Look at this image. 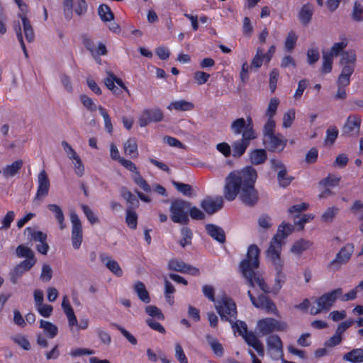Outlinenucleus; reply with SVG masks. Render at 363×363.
Returning <instances> with one entry per match:
<instances>
[{"mask_svg": "<svg viewBox=\"0 0 363 363\" xmlns=\"http://www.w3.org/2000/svg\"><path fill=\"white\" fill-rule=\"evenodd\" d=\"M257 177L256 170L251 167L230 172L225 180L223 188L225 199L233 201L238 196L245 206H255L259 200L258 191L255 188Z\"/></svg>", "mask_w": 363, "mask_h": 363, "instance_id": "1", "label": "nucleus"}, {"mask_svg": "<svg viewBox=\"0 0 363 363\" xmlns=\"http://www.w3.org/2000/svg\"><path fill=\"white\" fill-rule=\"evenodd\" d=\"M259 249L255 245H251L247 250V257L240 263V269L247 284L251 287L257 285L262 291L267 292L268 286L260 274L255 272L259 267Z\"/></svg>", "mask_w": 363, "mask_h": 363, "instance_id": "2", "label": "nucleus"}, {"mask_svg": "<svg viewBox=\"0 0 363 363\" xmlns=\"http://www.w3.org/2000/svg\"><path fill=\"white\" fill-rule=\"evenodd\" d=\"M20 12L18 13L19 21H14L13 29L16 33L17 39L21 44V47L23 51L25 57H28V55L26 48L23 41V32L26 40L28 43H32L35 40V32L30 20L27 17L28 13V8L27 4L21 2L18 5Z\"/></svg>", "mask_w": 363, "mask_h": 363, "instance_id": "3", "label": "nucleus"}, {"mask_svg": "<svg viewBox=\"0 0 363 363\" xmlns=\"http://www.w3.org/2000/svg\"><path fill=\"white\" fill-rule=\"evenodd\" d=\"M276 125L272 123L264 125L263 144L270 151H281L285 147L287 140L280 133H275Z\"/></svg>", "mask_w": 363, "mask_h": 363, "instance_id": "4", "label": "nucleus"}, {"mask_svg": "<svg viewBox=\"0 0 363 363\" xmlns=\"http://www.w3.org/2000/svg\"><path fill=\"white\" fill-rule=\"evenodd\" d=\"M215 308L222 320L233 323V320L236 318L237 308L235 303L231 298L223 295L216 301Z\"/></svg>", "mask_w": 363, "mask_h": 363, "instance_id": "5", "label": "nucleus"}, {"mask_svg": "<svg viewBox=\"0 0 363 363\" xmlns=\"http://www.w3.org/2000/svg\"><path fill=\"white\" fill-rule=\"evenodd\" d=\"M342 289L338 288L325 293L323 296L316 298L315 303L318 307L312 306L310 308V313L311 315H317L322 311H328L336 300L342 295Z\"/></svg>", "mask_w": 363, "mask_h": 363, "instance_id": "6", "label": "nucleus"}, {"mask_svg": "<svg viewBox=\"0 0 363 363\" xmlns=\"http://www.w3.org/2000/svg\"><path fill=\"white\" fill-rule=\"evenodd\" d=\"M190 203L182 199H177L172 202L169 211L171 219L174 223L179 224L188 223L189 218L188 212Z\"/></svg>", "mask_w": 363, "mask_h": 363, "instance_id": "7", "label": "nucleus"}, {"mask_svg": "<svg viewBox=\"0 0 363 363\" xmlns=\"http://www.w3.org/2000/svg\"><path fill=\"white\" fill-rule=\"evenodd\" d=\"M256 328L258 333L264 336L274 331L285 332L288 329V325L272 318H264L258 320Z\"/></svg>", "mask_w": 363, "mask_h": 363, "instance_id": "8", "label": "nucleus"}, {"mask_svg": "<svg viewBox=\"0 0 363 363\" xmlns=\"http://www.w3.org/2000/svg\"><path fill=\"white\" fill-rule=\"evenodd\" d=\"M257 138V133L254 129L248 128L243 132L242 139L234 142L232 144L233 156L235 157H240L244 154L247 147L250 145V142Z\"/></svg>", "mask_w": 363, "mask_h": 363, "instance_id": "9", "label": "nucleus"}, {"mask_svg": "<svg viewBox=\"0 0 363 363\" xmlns=\"http://www.w3.org/2000/svg\"><path fill=\"white\" fill-rule=\"evenodd\" d=\"M70 220L72 224V245L74 249L78 250L83 240V231L82 222L75 212H71Z\"/></svg>", "mask_w": 363, "mask_h": 363, "instance_id": "10", "label": "nucleus"}, {"mask_svg": "<svg viewBox=\"0 0 363 363\" xmlns=\"http://www.w3.org/2000/svg\"><path fill=\"white\" fill-rule=\"evenodd\" d=\"M282 242L278 240V236H274L272 239L269 246L266 251L267 259L273 266L284 264V261L281 257Z\"/></svg>", "mask_w": 363, "mask_h": 363, "instance_id": "11", "label": "nucleus"}, {"mask_svg": "<svg viewBox=\"0 0 363 363\" xmlns=\"http://www.w3.org/2000/svg\"><path fill=\"white\" fill-rule=\"evenodd\" d=\"M267 352L272 359L278 360L283 357V343L277 335H269L266 340Z\"/></svg>", "mask_w": 363, "mask_h": 363, "instance_id": "12", "label": "nucleus"}, {"mask_svg": "<svg viewBox=\"0 0 363 363\" xmlns=\"http://www.w3.org/2000/svg\"><path fill=\"white\" fill-rule=\"evenodd\" d=\"M163 118V112L159 108L145 109L139 116L138 123L140 127H145L150 123L162 121Z\"/></svg>", "mask_w": 363, "mask_h": 363, "instance_id": "13", "label": "nucleus"}, {"mask_svg": "<svg viewBox=\"0 0 363 363\" xmlns=\"http://www.w3.org/2000/svg\"><path fill=\"white\" fill-rule=\"evenodd\" d=\"M50 180L45 170H42L38 175V189L33 202L39 204L44 197L48 194L50 189Z\"/></svg>", "mask_w": 363, "mask_h": 363, "instance_id": "14", "label": "nucleus"}, {"mask_svg": "<svg viewBox=\"0 0 363 363\" xmlns=\"http://www.w3.org/2000/svg\"><path fill=\"white\" fill-rule=\"evenodd\" d=\"M354 250L352 244H347L337 254L335 258L330 262V267L337 269L340 265L345 264L350 258Z\"/></svg>", "mask_w": 363, "mask_h": 363, "instance_id": "15", "label": "nucleus"}, {"mask_svg": "<svg viewBox=\"0 0 363 363\" xmlns=\"http://www.w3.org/2000/svg\"><path fill=\"white\" fill-rule=\"evenodd\" d=\"M201 206L207 213L213 214L223 208V199L222 196L208 197L201 202Z\"/></svg>", "mask_w": 363, "mask_h": 363, "instance_id": "16", "label": "nucleus"}, {"mask_svg": "<svg viewBox=\"0 0 363 363\" xmlns=\"http://www.w3.org/2000/svg\"><path fill=\"white\" fill-rule=\"evenodd\" d=\"M361 120L357 116H350L343 127V133L348 135H357L360 130Z\"/></svg>", "mask_w": 363, "mask_h": 363, "instance_id": "17", "label": "nucleus"}, {"mask_svg": "<svg viewBox=\"0 0 363 363\" xmlns=\"http://www.w3.org/2000/svg\"><path fill=\"white\" fill-rule=\"evenodd\" d=\"M250 128L254 129L250 118H248L247 121L243 118H238L233 121L230 125V130L235 135L242 134Z\"/></svg>", "mask_w": 363, "mask_h": 363, "instance_id": "18", "label": "nucleus"}, {"mask_svg": "<svg viewBox=\"0 0 363 363\" xmlns=\"http://www.w3.org/2000/svg\"><path fill=\"white\" fill-rule=\"evenodd\" d=\"M313 11L314 7L310 3H306L301 6L298 13V18L302 25L307 26L311 21Z\"/></svg>", "mask_w": 363, "mask_h": 363, "instance_id": "19", "label": "nucleus"}, {"mask_svg": "<svg viewBox=\"0 0 363 363\" xmlns=\"http://www.w3.org/2000/svg\"><path fill=\"white\" fill-rule=\"evenodd\" d=\"M205 228L208 234L219 243H224L225 234L223 229L214 224H206Z\"/></svg>", "mask_w": 363, "mask_h": 363, "instance_id": "20", "label": "nucleus"}, {"mask_svg": "<svg viewBox=\"0 0 363 363\" xmlns=\"http://www.w3.org/2000/svg\"><path fill=\"white\" fill-rule=\"evenodd\" d=\"M248 345L255 348L259 356L264 354V346L257 337L252 332L247 333L242 337Z\"/></svg>", "mask_w": 363, "mask_h": 363, "instance_id": "21", "label": "nucleus"}, {"mask_svg": "<svg viewBox=\"0 0 363 363\" xmlns=\"http://www.w3.org/2000/svg\"><path fill=\"white\" fill-rule=\"evenodd\" d=\"M22 166L23 161L21 160H18L12 162L11 164L4 167L0 169V174H2L5 179L14 177L21 169Z\"/></svg>", "mask_w": 363, "mask_h": 363, "instance_id": "22", "label": "nucleus"}, {"mask_svg": "<svg viewBox=\"0 0 363 363\" xmlns=\"http://www.w3.org/2000/svg\"><path fill=\"white\" fill-rule=\"evenodd\" d=\"M312 242L306 239L296 240L291 247V252L296 255H301L312 246Z\"/></svg>", "mask_w": 363, "mask_h": 363, "instance_id": "23", "label": "nucleus"}, {"mask_svg": "<svg viewBox=\"0 0 363 363\" xmlns=\"http://www.w3.org/2000/svg\"><path fill=\"white\" fill-rule=\"evenodd\" d=\"M279 101L277 98H272L269 101L268 107L267 108L265 115L267 117V120L264 125H268L269 123H272L273 125H276L275 121L273 119V117L277 113V107L279 106Z\"/></svg>", "mask_w": 363, "mask_h": 363, "instance_id": "24", "label": "nucleus"}, {"mask_svg": "<svg viewBox=\"0 0 363 363\" xmlns=\"http://www.w3.org/2000/svg\"><path fill=\"white\" fill-rule=\"evenodd\" d=\"M194 105L185 100H178L172 101L167 107L169 111L175 110L177 111H188L194 109Z\"/></svg>", "mask_w": 363, "mask_h": 363, "instance_id": "25", "label": "nucleus"}, {"mask_svg": "<svg viewBox=\"0 0 363 363\" xmlns=\"http://www.w3.org/2000/svg\"><path fill=\"white\" fill-rule=\"evenodd\" d=\"M124 153L130 158L135 159L138 156V145L135 138L128 139L123 145Z\"/></svg>", "mask_w": 363, "mask_h": 363, "instance_id": "26", "label": "nucleus"}, {"mask_svg": "<svg viewBox=\"0 0 363 363\" xmlns=\"http://www.w3.org/2000/svg\"><path fill=\"white\" fill-rule=\"evenodd\" d=\"M133 290L137 294L138 298L144 303H148L150 302V297L148 291L146 289L145 284L140 281H137L133 284Z\"/></svg>", "mask_w": 363, "mask_h": 363, "instance_id": "27", "label": "nucleus"}, {"mask_svg": "<svg viewBox=\"0 0 363 363\" xmlns=\"http://www.w3.org/2000/svg\"><path fill=\"white\" fill-rule=\"evenodd\" d=\"M353 72L354 67L352 66H344L337 79L338 86L345 87L349 85L350 82V78Z\"/></svg>", "mask_w": 363, "mask_h": 363, "instance_id": "28", "label": "nucleus"}, {"mask_svg": "<svg viewBox=\"0 0 363 363\" xmlns=\"http://www.w3.org/2000/svg\"><path fill=\"white\" fill-rule=\"evenodd\" d=\"M48 208L55 215V217L59 224L60 230H64L66 228L65 223V216L61 208L57 204H49Z\"/></svg>", "mask_w": 363, "mask_h": 363, "instance_id": "29", "label": "nucleus"}, {"mask_svg": "<svg viewBox=\"0 0 363 363\" xmlns=\"http://www.w3.org/2000/svg\"><path fill=\"white\" fill-rule=\"evenodd\" d=\"M102 261L106 267L116 276L122 277L123 272L118 263L108 257H102Z\"/></svg>", "mask_w": 363, "mask_h": 363, "instance_id": "30", "label": "nucleus"}, {"mask_svg": "<svg viewBox=\"0 0 363 363\" xmlns=\"http://www.w3.org/2000/svg\"><path fill=\"white\" fill-rule=\"evenodd\" d=\"M357 60V55L354 50H349L341 54L340 63L344 66H352L354 68Z\"/></svg>", "mask_w": 363, "mask_h": 363, "instance_id": "31", "label": "nucleus"}, {"mask_svg": "<svg viewBox=\"0 0 363 363\" xmlns=\"http://www.w3.org/2000/svg\"><path fill=\"white\" fill-rule=\"evenodd\" d=\"M40 328L43 330L45 335L50 339L54 338L57 335L58 328L49 321L40 320Z\"/></svg>", "mask_w": 363, "mask_h": 363, "instance_id": "32", "label": "nucleus"}, {"mask_svg": "<svg viewBox=\"0 0 363 363\" xmlns=\"http://www.w3.org/2000/svg\"><path fill=\"white\" fill-rule=\"evenodd\" d=\"M206 338L215 355L219 357H223L224 354V350L218 340L209 334L206 335Z\"/></svg>", "mask_w": 363, "mask_h": 363, "instance_id": "33", "label": "nucleus"}, {"mask_svg": "<svg viewBox=\"0 0 363 363\" xmlns=\"http://www.w3.org/2000/svg\"><path fill=\"white\" fill-rule=\"evenodd\" d=\"M343 359L352 362H363V349H354L343 356Z\"/></svg>", "mask_w": 363, "mask_h": 363, "instance_id": "34", "label": "nucleus"}, {"mask_svg": "<svg viewBox=\"0 0 363 363\" xmlns=\"http://www.w3.org/2000/svg\"><path fill=\"white\" fill-rule=\"evenodd\" d=\"M250 159L253 164H260L267 160L266 151L263 149H257L250 154Z\"/></svg>", "mask_w": 363, "mask_h": 363, "instance_id": "35", "label": "nucleus"}, {"mask_svg": "<svg viewBox=\"0 0 363 363\" xmlns=\"http://www.w3.org/2000/svg\"><path fill=\"white\" fill-rule=\"evenodd\" d=\"M257 223L260 233H264L273 225L272 218L266 214L261 215L258 218Z\"/></svg>", "mask_w": 363, "mask_h": 363, "instance_id": "36", "label": "nucleus"}, {"mask_svg": "<svg viewBox=\"0 0 363 363\" xmlns=\"http://www.w3.org/2000/svg\"><path fill=\"white\" fill-rule=\"evenodd\" d=\"M348 45V40L345 38L341 39V41L333 43L328 53L333 57H337L342 53V51Z\"/></svg>", "mask_w": 363, "mask_h": 363, "instance_id": "37", "label": "nucleus"}, {"mask_svg": "<svg viewBox=\"0 0 363 363\" xmlns=\"http://www.w3.org/2000/svg\"><path fill=\"white\" fill-rule=\"evenodd\" d=\"M276 271L275 276V287L277 289H280L284 282L286 281V277L285 274L283 272L284 264H280V266L275 265L274 266Z\"/></svg>", "mask_w": 363, "mask_h": 363, "instance_id": "38", "label": "nucleus"}, {"mask_svg": "<svg viewBox=\"0 0 363 363\" xmlns=\"http://www.w3.org/2000/svg\"><path fill=\"white\" fill-rule=\"evenodd\" d=\"M294 230V227L289 223H283L279 225L277 234L274 236H278V240L283 242L284 239L290 235Z\"/></svg>", "mask_w": 363, "mask_h": 363, "instance_id": "39", "label": "nucleus"}, {"mask_svg": "<svg viewBox=\"0 0 363 363\" xmlns=\"http://www.w3.org/2000/svg\"><path fill=\"white\" fill-rule=\"evenodd\" d=\"M72 10L78 16H84L87 12L88 4L85 0H76L73 3Z\"/></svg>", "mask_w": 363, "mask_h": 363, "instance_id": "40", "label": "nucleus"}, {"mask_svg": "<svg viewBox=\"0 0 363 363\" xmlns=\"http://www.w3.org/2000/svg\"><path fill=\"white\" fill-rule=\"evenodd\" d=\"M35 263V257H29L26 259L21 262L16 267V274H21L24 272L29 270Z\"/></svg>", "mask_w": 363, "mask_h": 363, "instance_id": "41", "label": "nucleus"}, {"mask_svg": "<svg viewBox=\"0 0 363 363\" xmlns=\"http://www.w3.org/2000/svg\"><path fill=\"white\" fill-rule=\"evenodd\" d=\"M25 233H28V235L30 237V239L37 242H43L47 239V235L41 231H35L30 227L25 229Z\"/></svg>", "mask_w": 363, "mask_h": 363, "instance_id": "42", "label": "nucleus"}, {"mask_svg": "<svg viewBox=\"0 0 363 363\" xmlns=\"http://www.w3.org/2000/svg\"><path fill=\"white\" fill-rule=\"evenodd\" d=\"M186 267V263L178 259H172L169 261L167 268L172 271L183 273Z\"/></svg>", "mask_w": 363, "mask_h": 363, "instance_id": "43", "label": "nucleus"}, {"mask_svg": "<svg viewBox=\"0 0 363 363\" xmlns=\"http://www.w3.org/2000/svg\"><path fill=\"white\" fill-rule=\"evenodd\" d=\"M264 61H265V57L263 50L261 48H258L256 55L252 60L251 67L258 69L262 65Z\"/></svg>", "mask_w": 363, "mask_h": 363, "instance_id": "44", "label": "nucleus"}, {"mask_svg": "<svg viewBox=\"0 0 363 363\" xmlns=\"http://www.w3.org/2000/svg\"><path fill=\"white\" fill-rule=\"evenodd\" d=\"M11 340L25 350H29L30 349V342L23 335H16L11 337Z\"/></svg>", "mask_w": 363, "mask_h": 363, "instance_id": "45", "label": "nucleus"}, {"mask_svg": "<svg viewBox=\"0 0 363 363\" xmlns=\"http://www.w3.org/2000/svg\"><path fill=\"white\" fill-rule=\"evenodd\" d=\"M308 208V204L302 203L297 205H294L289 208V213L291 218L295 219L298 217L301 212L306 211Z\"/></svg>", "mask_w": 363, "mask_h": 363, "instance_id": "46", "label": "nucleus"}, {"mask_svg": "<svg viewBox=\"0 0 363 363\" xmlns=\"http://www.w3.org/2000/svg\"><path fill=\"white\" fill-rule=\"evenodd\" d=\"M293 177L287 174L286 169L280 170L277 173V179L281 187L287 186L293 180Z\"/></svg>", "mask_w": 363, "mask_h": 363, "instance_id": "47", "label": "nucleus"}, {"mask_svg": "<svg viewBox=\"0 0 363 363\" xmlns=\"http://www.w3.org/2000/svg\"><path fill=\"white\" fill-rule=\"evenodd\" d=\"M99 15L104 21H111L113 18V14L110 8L106 4H101L99 7Z\"/></svg>", "mask_w": 363, "mask_h": 363, "instance_id": "48", "label": "nucleus"}, {"mask_svg": "<svg viewBox=\"0 0 363 363\" xmlns=\"http://www.w3.org/2000/svg\"><path fill=\"white\" fill-rule=\"evenodd\" d=\"M339 211V208L335 206L328 207L321 216V219L324 222H331L337 213Z\"/></svg>", "mask_w": 363, "mask_h": 363, "instance_id": "49", "label": "nucleus"}, {"mask_svg": "<svg viewBox=\"0 0 363 363\" xmlns=\"http://www.w3.org/2000/svg\"><path fill=\"white\" fill-rule=\"evenodd\" d=\"M182 238L179 241V244L182 247L190 245L192 239V233L189 228L183 227L181 230Z\"/></svg>", "mask_w": 363, "mask_h": 363, "instance_id": "50", "label": "nucleus"}, {"mask_svg": "<svg viewBox=\"0 0 363 363\" xmlns=\"http://www.w3.org/2000/svg\"><path fill=\"white\" fill-rule=\"evenodd\" d=\"M172 183L174 185V186L184 195L189 196L192 195L193 189L191 185L188 184L178 182L176 181H172Z\"/></svg>", "mask_w": 363, "mask_h": 363, "instance_id": "51", "label": "nucleus"}, {"mask_svg": "<svg viewBox=\"0 0 363 363\" xmlns=\"http://www.w3.org/2000/svg\"><path fill=\"white\" fill-rule=\"evenodd\" d=\"M137 220H138V216L137 213L131 210V209H127L126 210V216H125V221L128 227H130L132 229H135L137 227Z\"/></svg>", "mask_w": 363, "mask_h": 363, "instance_id": "52", "label": "nucleus"}, {"mask_svg": "<svg viewBox=\"0 0 363 363\" xmlns=\"http://www.w3.org/2000/svg\"><path fill=\"white\" fill-rule=\"evenodd\" d=\"M315 218L313 214H303L301 218H296L294 220V224L298 226L297 230H302L303 229L304 225L311 220H313Z\"/></svg>", "mask_w": 363, "mask_h": 363, "instance_id": "53", "label": "nucleus"}, {"mask_svg": "<svg viewBox=\"0 0 363 363\" xmlns=\"http://www.w3.org/2000/svg\"><path fill=\"white\" fill-rule=\"evenodd\" d=\"M297 38L298 37L294 31L291 30L288 33L284 43V47L287 51L290 52L294 48Z\"/></svg>", "mask_w": 363, "mask_h": 363, "instance_id": "54", "label": "nucleus"}, {"mask_svg": "<svg viewBox=\"0 0 363 363\" xmlns=\"http://www.w3.org/2000/svg\"><path fill=\"white\" fill-rule=\"evenodd\" d=\"M133 179L135 182V184L139 186L143 190L146 192L151 191L150 186L147 183V182L142 177L140 172H136V174L133 175Z\"/></svg>", "mask_w": 363, "mask_h": 363, "instance_id": "55", "label": "nucleus"}, {"mask_svg": "<svg viewBox=\"0 0 363 363\" xmlns=\"http://www.w3.org/2000/svg\"><path fill=\"white\" fill-rule=\"evenodd\" d=\"M294 119H295V111L294 109L289 110L283 116L282 126L284 128H288L291 127Z\"/></svg>", "mask_w": 363, "mask_h": 363, "instance_id": "56", "label": "nucleus"}, {"mask_svg": "<svg viewBox=\"0 0 363 363\" xmlns=\"http://www.w3.org/2000/svg\"><path fill=\"white\" fill-rule=\"evenodd\" d=\"M230 324L234 331L238 332L242 337L245 336V334L249 333L247 331V324L243 321L236 320L234 322V320H233V323Z\"/></svg>", "mask_w": 363, "mask_h": 363, "instance_id": "57", "label": "nucleus"}, {"mask_svg": "<svg viewBox=\"0 0 363 363\" xmlns=\"http://www.w3.org/2000/svg\"><path fill=\"white\" fill-rule=\"evenodd\" d=\"M81 208L91 224H95L99 222L98 217L88 206L82 204Z\"/></svg>", "mask_w": 363, "mask_h": 363, "instance_id": "58", "label": "nucleus"}, {"mask_svg": "<svg viewBox=\"0 0 363 363\" xmlns=\"http://www.w3.org/2000/svg\"><path fill=\"white\" fill-rule=\"evenodd\" d=\"M145 311L150 316L156 318L158 320H164V318L161 310L155 306H147L145 308Z\"/></svg>", "mask_w": 363, "mask_h": 363, "instance_id": "59", "label": "nucleus"}, {"mask_svg": "<svg viewBox=\"0 0 363 363\" xmlns=\"http://www.w3.org/2000/svg\"><path fill=\"white\" fill-rule=\"evenodd\" d=\"M333 57L328 53L323 52V67L322 71L325 73H328L332 70Z\"/></svg>", "mask_w": 363, "mask_h": 363, "instance_id": "60", "label": "nucleus"}, {"mask_svg": "<svg viewBox=\"0 0 363 363\" xmlns=\"http://www.w3.org/2000/svg\"><path fill=\"white\" fill-rule=\"evenodd\" d=\"M16 255L20 257H34V253L33 250L30 247L23 245H18L16 248Z\"/></svg>", "mask_w": 363, "mask_h": 363, "instance_id": "61", "label": "nucleus"}, {"mask_svg": "<svg viewBox=\"0 0 363 363\" xmlns=\"http://www.w3.org/2000/svg\"><path fill=\"white\" fill-rule=\"evenodd\" d=\"M80 101L83 106L86 107L90 111H94L97 109V106L93 101V100L85 94L80 96Z\"/></svg>", "mask_w": 363, "mask_h": 363, "instance_id": "62", "label": "nucleus"}, {"mask_svg": "<svg viewBox=\"0 0 363 363\" xmlns=\"http://www.w3.org/2000/svg\"><path fill=\"white\" fill-rule=\"evenodd\" d=\"M62 146L63 147V149L65 153L67 154V156L72 161H74L78 157H79L76 151L72 147V146L67 142L62 141Z\"/></svg>", "mask_w": 363, "mask_h": 363, "instance_id": "63", "label": "nucleus"}, {"mask_svg": "<svg viewBox=\"0 0 363 363\" xmlns=\"http://www.w3.org/2000/svg\"><path fill=\"white\" fill-rule=\"evenodd\" d=\"M352 18L356 21H363V8L362 5L355 2L353 8Z\"/></svg>", "mask_w": 363, "mask_h": 363, "instance_id": "64", "label": "nucleus"}]
</instances>
